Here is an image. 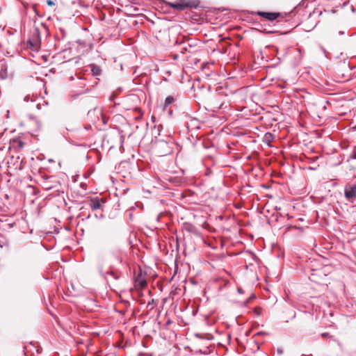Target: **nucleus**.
Segmentation results:
<instances>
[{"mask_svg": "<svg viewBox=\"0 0 356 356\" xmlns=\"http://www.w3.org/2000/svg\"><path fill=\"white\" fill-rule=\"evenodd\" d=\"M354 129H356V125L354 127Z\"/></svg>", "mask_w": 356, "mask_h": 356, "instance_id": "nucleus-21", "label": "nucleus"}, {"mask_svg": "<svg viewBox=\"0 0 356 356\" xmlns=\"http://www.w3.org/2000/svg\"><path fill=\"white\" fill-rule=\"evenodd\" d=\"M18 146H19V147H23V146H24V143H23L22 141H21V140H19V141H18Z\"/></svg>", "mask_w": 356, "mask_h": 356, "instance_id": "nucleus-13", "label": "nucleus"}, {"mask_svg": "<svg viewBox=\"0 0 356 356\" xmlns=\"http://www.w3.org/2000/svg\"><path fill=\"white\" fill-rule=\"evenodd\" d=\"M51 187L49 186V185H47L46 189H47V190H49V189H51Z\"/></svg>", "mask_w": 356, "mask_h": 356, "instance_id": "nucleus-17", "label": "nucleus"}, {"mask_svg": "<svg viewBox=\"0 0 356 356\" xmlns=\"http://www.w3.org/2000/svg\"><path fill=\"white\" fill-rule=\"evenodd\" d=\"M184 228L188 232H193V229H194V227L192 225H191V224H186L184 225Z\"/></svg>", "mask_w": 356, "mask_h": 356, "instance_id": "nucleus-10", "label": "nucleus"}, {"mask_svg": "<svg viewBox=\"0 0 356 356\" xmlns=\"http://www.w3.org/2000/svg\"><path fill=\"white\" fill-rule=\"evenodd\" d=\"M175 102V98L172 96H168L165 100V106H168Z\"/></svg>", "mask_w": 356, "mask_h": 356, "instance_id": "nucleus-9", "label": "nucleus"}, {"mask_svg": "<svg viewBox=\"0 0 356 356\" xmlns=\"http://www.w3.org/2000/svg\"><path fill=\"white\" fill-rule=\"evenodd\" d=\"M274 140V136L270 132H267L265 134L264 136V141L268 144L271 143Z\"/></svg>", "mask_w": 356, "mask_h": 356, "instance_id": "nucleus-8", "label": "nucleus"}, {"mask_svg": "<svg viewBox=\"0 0 356 356\" xmlns=\"http://www.w3.org/2000/svg\"><path fill=\"white\" fill-rule=\"evenodd\" d=\"M89 207L92 211H96L100 208L101 203L98 199H92L89 202Z\"/></svg>", "mask_w": 356, "mask_h": 356, "instance_id": "nucleus-6", "label": "nucleus"}, {"mask_svg": "<svg viewBox=\"0 0 356 356\" xmlns=\"http://www.w3.org/2000/svg\"><path fill=\"white\" fill-rule=\"evenodd\" d=\"M47 3L49 6H53L55 5V2L54 1H52V0H47Z\"/></svg>", "mask_w": 356, "mask_h": 356, "instance_id": "nucleus-12", "label": "nucleus"}, {"mask_svg": "<svg viewBox=\"0 0 356 356\" xmlns=\"http://www.w3.org/2000/svg\"><path fill=\"white\" fill-rule=\"evenodd\" d=\"M351 158L353 159H356V146L354 147V149L353 154L351 155Z\"/></svg>", "mask_w": 356, "mask_h": 356, "instance_id": "nucleus-11", "label": "nucleus"}, {"mask_svg": "<svg viewBox=\"0 0 356 356\" xmlns=\"http://www.w3.org/2000/svg\"><path fill=\"white\" fill-rule=\"evenodd\" d=\"M344 195L348 202L353 203L356 200V186L346 187Z\"/></svg>", "mask_w": 356, "mask_h": 356, "instance_id": "nucleus-4", "label": "nucleus"}, {"mask_svg": "<svg viewBox=\"0 0 356 356\" xmlns=\"http://www.w3.org/2000/svg\"><path fill=\"white\" fill-rule=\"evenodd\" d=\"M238 292L240 293H243V290L241 288H238Z\"/></svg>", "mask_w": 356, "mask_h": 356, "instance_id": "nucleus-16", "label": "nucleus"}, {"mask_svg": "<svg viewBox=\"0 0 356 356\" xmlns=\"http://www.w3.org/2000/svg\"><path fill=\"white\" fill-rule=\"evenodd\" d=\"M339 33L340 35H343V34H344V32H343V31H339Z\"/></svg>", "mask_w": 356, "mask_h": 356, "instance_id": "nucleus-19", "label": "nucleus"}, {"mask_svg": "<svg viewBox=\"0 0 356 356\" xmlns=\"http://www.w3.org/2000/svg\"><path fill=\"white\" fill-rule=\"evenodd\" d=\"M170 8H172L177 10H184L187 8H191L193 6L186 0H179L175 3H168Z\"/></svg>", "mask_w": 356, "mask_h": 356, "instance_id": "nucleus-3", "label": "nucleus"}, {"mask_svg": "<svg viewBox=\"0 0 356 356\" xmlns=\"http://www.w3.org/2000/svg\"><path fill=\"white\" fill-rule=\"evenodd\" d=\"M89 67H90L91 73L93 76H99L101 74L102 70L99 66H97L95 64H90L89 65Z\"/></svg>", "mask_w": 356, "mask_h": 356, "instance_id": "nucleus-7", "label": "nucleus"}, {"mask_svg": "<svg viewBox=\"0 0 356 356\" xmlns=\"http://www.w3.org/2000/svg\"><path fill=\"white\" fill-rule=\"evenodd\" d=\"M102 276L108 283H111L113 285L115 286L116 282L121 276V273L115 271H107L102 273Z\"/></svg>", "mask_w": 356, "mask_h": 356, "instance_id": "nucleus-2", "label": "nucleus"}, {"mask_svg": "<svg viewBox=\"0 0 356 356\" xmlns=\"http://www.w3.org/2000/svg\"><path fill=\"white\" fill-rule=\"evenodd\" d=\"M338 345H339L340 347H341V343L338 342Z\"/></svg>", "mask_w": 356, "mask_h": 356, "instance_id": "nucleus-20", "label": "nucleus"}, {"mask_svg": "<svg viewBox=\"0 0 356 356\" xmlns=\"http://www.w3.org/2000/svg\"><path fill=\"white\" fill-rule=\"evenodd\" d=\"M321 336H322L323 337H328V336H329V333H327V332H323V333H322V334H321Z\"/></svg>", "mask_w": 356, "mask_h": 356, "instance_id": "nucleus-14", "label": "nucleus"}, {"mask_svg": "<svg viewBox=\"0 0 356 356\" xmlns=\"http://www.w3.org/2000/svg\"><path fill=\"white\" fill-rule=\"evenodd\" d=\"M258 15L263 17L269 21H273L277 18L280 15L278 13H268V12H261L259 11L257 13Z\"/></svg>", "mask_w": 356, "mask_h": 356, "instance_id": "nucleus-5", "label": "nucleus"}, {"mask_svg": "<svg viewBox=\"0 0 356 356\" xmlns=\"http://www.w3.org/2000/svg\"><path fill=\"white\" fill-rule=\"evenodd\" d=\"M31 99V97L29 95H26L24 97V101L28 102Z\"/></svg>", "mask_w": 356, "mask_h": 356, "instance_id": "nucleus-15", "label": "nucleus"}, {"mask_svg": "<svg viewBox=\"0 0 356 356\" xmlns=\"http://www.w3.org/2000/svg\"><path fill=\"white\" fill-rule=\"evenodd\" d=\"M156 153L160 156H165L171 152V148L169 147L168 143L164 140H160L156 145Z\"/></svg>", "mask_w": 356, "mask_h": 356, "instance_id": "nucleus-1", "label": "nucleus"}, {"mask_svg": "<svg viewBox=\"0 0 356 356\" xmlns=\"http://www.w3.org/2000/svg\"><path fill=\"white\" fill-rule=\"evenodd\" d=\"M51 187L49 186V185H47L46 189H47V190H49V189H51Z\"/></svg>", "mask_w": 356, "mask_h": 356, "instance_id": "nucleus-18", "label": "nucleus"}]
</instances>
